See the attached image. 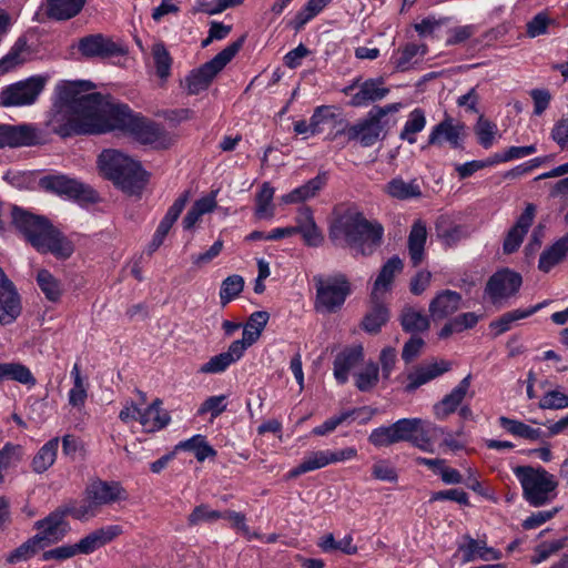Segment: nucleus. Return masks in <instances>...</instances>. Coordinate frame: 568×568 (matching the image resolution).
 Instances as JSON below:
<instances>
[{"instance_id":"1","label":"nucleus","mask_w":568,"mask_h":568,"mask_svg":"<svg viewBox=\"0 0 568 568\" xmlns=\"http://www.w3.org/2000/svg\"><path fill=\"white\" fill-rule=\"evenodd\" d=\"M11 224L40 253H51L57 258H69L73 244L44 216L32 214L18 206L11 207Z\"/></svg>"},{"instance_id":"2","label":"nucleus","mask_w":568,"mask_h":568,"mask_svg":"<svg viewBox=\"0 0 568 568\" xmlns=\"http://www.w3.org/2000/svg\"><path fill=\"white\" fill-rule=\"evenodd\" d=\"M105 125L108 132L122 131L141 144L158 149H166L171 144L169 134L161 125L134 114L126 104L114 103L105 119Z\"/></svg>"},{"instance_id":"3","label":"nucleus","mask_w":568,"mask_h":568,"mask_svg":"<svg viewBox=\"0 0 568 568\" xmlns=\"http://www.w3.org/2000/svg\"><path fill=\"white\" fill-rule=\"evenodd\" d=\"M383 237L381 224L371 223L361 213H351L339 217L331 226L329 239L344 240L363 255H369L379 245Z\"/></svg>"},{"instance_id":"4","label":"nucleus","mask_w":568,"mask_h":568,"mask_svg":"<svg viewBox=\"0 0 568 568\" xmlns=\"http://www.w3.org/2000/svg\"><path fill=\"white\" fill-rule=\"evenodd\" d=\"M47 126L61 138L108 132L105 119L90 115L54 101L49 113Z\"/></svg>"},{"instance_id":"5","label":"nucleus","mask_w":568,"mask_h":568,"mask_svg":"<svg viewBox=\"0 0 568 568\" xmlns=\"http://www.w3.org/2000/svg\"><path fill=\"white\" fill-rule=\"evenodd\" d=\"M98 163L104 178L126 193H136L145 184V172L140 163L120 151L104 150Z\"/></svg>"},{"instance_id":"6","label":"nucleus","mask_w":568,"mask_h":568,"mask_svg":"<svg viewBox=\"0 0 568 568\" xmlns=\"http://www.w3.org/2000/svg\"><path fill=\"white\" fill-rule=\"evenodd\" d=\"M91 88L89 81H60L55 85L53 101L90 115L106 119L114 103L100 93H85Z\"/></svg>"},{"instance_id":"7","label":"nucleus","mask_w":568,"mask_h":568,"mask_svg":"<svg viewBox=\"0 0 568 568\" xmlns=\"http://www.w3.org/2000/svg\"><path fill=\"white\" fill-rule=\"evenodd\" d=\"M315 286L314 308L320 314H334L341 311L352 294V284L344 273L313 276Z\"/></svg>"},{"instance_id":"8","label":"nucleus","mask_w":568,"mask_h":568,"mask_svg":"<svg viewBox=\"0 0 568 568\" xmlns=\"http://www.w3.org/2000/svg\"><path fill=\"white\" fill-rule=\"evenodd\" d=\"M514 474L523 487V494L529 505L540 507L555 497L558 486L554 475L544 468L517 466Z\"/></svg>"},{"instance_id":"9","label":"nucleus","mask_w":568,"mask_h":568,"mask_svg":"<svg viewBox=\"0 0 568 568\" xmlns=\"http://www.w3.org/2000/svg\"><path fill=\"white\" fill-rule=\"evenodd\" d=\"M243 43L244 37L225 47L213 59L205 62L200 68L192 70L184 79L187 93L195 95L206 90L216 74L221 72L241 50Z\"/></svg>"},{"instance_id":"10","label":"nucleus","mask_w":568,"mask_h":568,"mask_svg":"<svg viewBox=\"0 0 568 568\" xmlns=\"http://www.w3.org/2000/svg\"><path fill=\"white\" fill-rule=\"evenodd\" d=\"M47 78L33 75L4 87L0 91L1 108H19L33 104L44 90Z\"/></svg>"},{"instance_id":"11","label":"nucleus","mask_w":568,"mask_h":568,"mask_svg":"<svg viewBox=\"0 0 568 568\" xmlns=\"http://www.w3.org/2000/svg\"><path fill=\"white\" fill-rule=\"evenodd\" d=\"M398 442H408L426 453L434 452L429 433L444 434V429L422 418H402L394 423Z\"/></svg>"},{"instance_id":"12","label":"nucleus","mask_w":568,"mask_h":568,"mask_svg":"<svg viewBox=\"0 0 568 568\" xmlns=\"http://www.w3.org/2000/svg\"><path fill=\"white\" fill-rule=\"evenodd\" d=\"M44 191L65 196L78 202H94L97 194L92 187L63 174H49L39 180Z\"/></svg>"},{"instance_id":"13","label":"nucleus","mask_w":568,"mask_h":568,"mask_svg":"<svg viewBox=\"0 0 568 568\" xmlns=\"http://www.w3.org/2000/svg\"><path fill=\"white\" fill-rule=\"evenodd\" d=\"M523 277L510 268H501L495 272L486 283L485 295L491 304L500 305L515 296L520 290Z\"/></svg>"},{"instance_id":"14","label":"nucleus","mask_w":568,"mask_h":568,"mask_svg":"<svg viewBox=\"0 0 568 568\" xmlns=\"http://www.w3.org/2000/svg\"><path fill=\"white\" fill-rule=\"evenodd\" d=\"M20 295L14 284L0 267V326L10 325L21 314Z\"/></svg>"},{"instance_id":"15","label":"nucleus","mask_w":568,"mask_h":568,"mask_svg":"<svg viewBox=\"0 0 568 568\" xmlns=\"http://www.w3.org/2000/svg\"><path fill=\"white\" fill-rule=\"evenodd\" d=\"M79 51L87 58H111L125 54L124 47L101 33L83 37L79 41Z\"/></svg>"},{"instance_id":"16","label":"nucleus","mask_w":568,"mask_h":568,"mask_svg":"<svg viewBox=\"0 0 568 568\" xmlns=\"http://www.w3.org/2000/svg\"><path fill=\"white\" fill-rule=\"evenodd\" d=\"M383 84L382 79H367L364 82L356 79L352 84L344 88L343 92L351 94L357 88L358 91L352 95L349 105L355 108L365 106L372 102L383 100L388 94L389 89Z\"/></svg>"},{"instance_id":"17","label":"nucleus","mask_w":568,"mask_h":568,"mask_svg":"<svg viewBox=\"0 0 568 568\" xmlns=\"http://www.w3.org/2000/svg\"><path fill=\"white\" fill-rule=\"evenodd\" d=\"M84 493L85 498L92 500L97 507L128 499L126 490L119 481H105L99 478L89 483Z\"/></svg>"},{"instance_id":"18","label":"nucleus","mask_w":568,"mask_h":568,"mask_svg":"<svg viewBox=\"0 0 568 568\" xmlns=\"http://www.w3.org/2000/svg\"><path fill=\"white\" fill-rule=\"evenodd\" d=\"M465 136V125L462 122L446 115L443 121L436 124L428 136V144L443 145L447 142L453 149L462 146Z\"/></svg>"},{"instance_id":"19","label":"nucleus","mask_w":568,"mask_h":568,"mask_svg":"<svg viewBox=\"0 0 568 568\" xmlns=\"http://www.w3.org/2000/svg\"><path fill=\"white\" fill-rule=\"evenodd\" d=\"M65 511L57 509L45 518L38 520L34 527L40 530L34 537H40L43 547L60 541L68 532L69 525L64 520Z\"/></svg>"},{"instance_id":"20","label":"nucleus","mask_w":568,"mask_h":568,"mask_svg":"<svg viewBox=\"0 0 568 568\" xmlns=\"http://www.w3.org/2000/svg\"><path fill=\"white\" fill-rule=\"evenodd\" d=\"M536 207L534 204H527L524 212L517 219L514 226L507 232L506 237L503 243V251L505 254H511L516 252L521 245L525 235L530 229L534 217H535Z\"/></svg>"},{"instance_id":"21","label":"nucleus","mask_w":568,"mask_h":568,"mask_svg":"<svg viewBox=\"0 0 568 568\" xmlns=\"http://www.w3.org/2000/svg\"><path fill=\"white\" fill-rule=\"evenodd\" d=\"M471 383V375L468 374L452 392L443 397L433 407L434 415L437 419L444 420L450 414L455 413L467 396Z\"/></svg>"},{"instance_id":"22","label":"nucleus","mask_w":568,"mask_h":568,"mask_svg":"<svg viewBox=\"0 0 568 568\" xmlns=\"http://www.w3.org/2000/svg\"><path fill=\"white\" fill-rule=\"evenodd\" d=\"M122 534V527L119 525H109L93 530L85 537L81 538L79 542L74 544L78 554L89 555L101 548L102 546L111 542Z\"/></svg>"},{"instance_id":"23","label":"nucleus","mask_w":568,"mask_h":568,"mask_svg":"<svg viewBox=\"0 0 568 568\" xmlns=\"http://www.w3.org/2000/svg\"><path fill=\"white\" fill-rule=\"evenodd\" d=\"M448 371L449 363L445 361L419 365L407 375V384L405 385L404 390L406 393H413L420 386L429 383Z\"/></svg>"},{"instance_id":"24","label":"nucleus","mask_w":568,"mask_h":568,"mask_svg":"<svg viewBox=\"0 0 568 568\" xmlns=\"http://www.w3.org/2000/svg\"><path fill=\"white\" fill-rule=\"evenodd\" d=\"M383 125L368 112L367 116L356 124L351 125L346 134L349 140H357L365 146L374 145L382 136Z\"/></svg>"},{"instance_id":"25","label":"nucleus","mask_w":568,"mask_h":568,"mask_svg":"<svg viewBox=\"0 0 568 568\" xmlns=\"http://www.w3.org/2000/svg\"><path fill=\"white\" fill-rule=\"evenodd\" d=\"M37 138V130L29 124L0 125V148L33 145Z\"/></svg>"},{"instance_id":"26","label":"nucleus","mask_w":568,"mask_h":568,"mask_svg":"<svg viewBox=\"0 0 568 568\" xmlns=\"http://www.w3.org/2000/svg\"><path fill=\"white\" fill-rule=\"evenodd\" d=\"M364 348L361 344L353 345L339 352L334 359V377L343 385L348 379L349 371L363 361Z\"/></svg>"},{"instance_id":"27","label":"nucleus","mask_w":568,"mask_h":568,"mask_svg":"<svg viewBox=\"0 0 568 568\" xmlns=\"http://www.w3.org/2000/svg\"><path fill=\"white\" fill-rule=\"evenodd\" d=\"M243 345L232 342L226 352L212 356L203 364L199 372L203 374H220L225 372L232 364L236 363L244 355Z\"/></svg>"},{"instance_id":"28","label":"nucleus","mask_w":568,"mask_h":568,"mask_svg":"<svg viewBox=\"0 0 568 568\" xmlns=\"http://www.w3.org/2000/svg\"><path fill=\"white\" fill-rule=\"evenodd\" d=\"M466 542L458 546V552L462 554L464 564L481 559L485 561L498 560L501 556L499 550L488 547L483 540H477L470 536H465Z\"/></svg>"},{"instance_id":"29","label":"nucleus","mask_w":568,"mask_h":568,"mask_svg":"<svg viewBox=\"0 0 568 568\" xmlns=\"http://www.w3.org/2000/svg\"><path fill=\"white\" fill-rule=\"evenodd\" d=\"M462 303V295L455 291L445 290L438 293L429 304V313L433 320H443L456 311Z\"/></svg>"},{"instance_id":"30","label":"nucleus","mask_w":568,"mask_h":568,"mask_svg":"<svg viewBox=\"0 0 568 568\" xmlns=\"http://www.w3.org/2000/svg\"><path fill=\"white\" fill-rule=\"evenodd\" d=\"M171 417L162 409V400L155 398L148 408L140 414V424L148 433H154L169 425Z\"/></svg>"},{"instance_id":"31","label":"nucleus","mask_w":568,"mask_h":568,"mask_svg":"<svg viewBox=\"0 0 568 568\" xmlns=\"http://www.w3.org/2000/svg\"><path fill=\"white\" fill-rule=\"evenodd\" d=\"M403 270V262L399 257L389 258L382 267L377 278L375 280L372 297L376 301L379 295H384L389 291L393 280L397 273Z\"/></svg>"},{"instance_id":"32","label":"nucleus","mask_w":568,"mask_h":568,"mask_svg":"<svg viewBox=\"0 0 568 568\" xmlns=\"http://www.w3.org/2000/svg\"><path fill=\"white\" fill-rule=\"evenodd\" d=\"M385 192L393 199L409 201L422 197V189L416 179L405 181L403 178H394L385 185Z\"/></svg>"},{"instance_id":"33","label":"nucleus","mask_w":568,"mask_h":568,"mask_svg":"<svg viewBox=\"0 0 568 568\" xmlns=\"http://www.w3.org/2000/svg\"><path fill=\"white\" fill-rule=\"evenodd\" d=\"M268 318L270 315L265 311H257L251 314L248 321L244 325L242 339H236L234 342L242 344L243 351L245 352L260 338Z\"/></svg>"},{"instance_id":"34","label":"nucleus","mask_w":568,"mask_h":568,"mask_svg":"<svg viewBox=\"0 0 568 568\" xmlns=\"http://www.w3.org/2000/svg\"><path fill=\"white\" fill-rule=\"evenodd\" d=\"M568 255V235L556 241L551 246L542 251L538 262V268L548 273L552 267L561 263Z\"/></svg>"},{"instance_id":"35","label":"nucleus","mask_w":568,"mask_h":568,"mask_svg":"<svg viewBox=\"0 0 568 568\" xmlns=\"http://www.w3.org/2000/svg\"><path fill=\"white\" fill-rule=\"evenodd\" d=\"M355 414H364L365 416L363 417L362 423H367L376 414V409L371 407H362L358 409L343 412L337 416L326 419L322 425L313 428L312 433L316 436H325L334 432L337 426L346 422Z\"/></svg>"},{"instance_id":"36","label":"nucleus","mask_w":568,"mask_h":568,"mask_svg":"<svg viewBox=\"0 0 568 568\" xmlns=\"http://www.w3.org/2000/svg\"><path fill=\"white\" fill-rule=\"evenodd\" d=\"M427 240V230L425 223L416 221L408 235V253L414 266L422 263L424 250Z\"/></svg>"},{"instance_id":"37","label":"nucleus","mask_w":568,"mask_h":568,"mask_svg":"<svg viewBox=\"0 0 568 568\" xmlns=\"http://www.w3.org/2000/svg\"><path fill=\"white\" fill-rule=\"evenodd\" d=\"M383 296L376 301L371 296L372 307L362 322L364 331L371 334L378 333L389 318L388 310L382 302Z\"/></svg>"},{"instance_id":"38","label":"nucleus","mask_w":568,"mask_h":568,"mask_svg":"<svg viewBox=\"0 0 568 568\" xmlns=\"http://www.w3.org/2000/svg\"><path fill=\"white\" fill-rule=\"evenodd\" d=\"M427 52L425 44L407 43L403 49L397 50L392 55V63L398 71L408 70L414 63L417 62V58H423Z\"/></svg>"},{"instance_id":"39","label":"nucleus","mask_w":568,"mask_h":568,"mask_svg":"<svg viewBox=\"0 0 568 568\" xmlns=\"http://www.w3.org/2000/svg\"><path fill=\"white\" fill-rule=\"evenodd\" d=\"M325 185V178L317 175L311 179L300 187L294 189L290 193L282 196V201L286 204L301 203L314 197Z\"/></svg>"},{"instance_id":"40","label":"nucleus","mask_w":568,"mask_h":568,"mask_svg":"<svg viewBox=\"0 0 568 568\" xmlns=\"http://www.w3.org/2000/svg\"><path fill=\"white\" fill-rule=\"evenodd\" d=\"M59 448V438L48 440L34 455L31 467L37 474L47 471L55 462Z\"/></svg>"},{"instance_id":"41","label":"nucleus","mask_w":568,"mask_h":568,"mask_svg":"<svg viewBox=\"0 0 568 568\" xmlns=\"http://www.w3.org/2000/svg\"><path fill=\"white\" fill-rule=\"evenodd\" d=\"M85 0H48V16L57 20L75 17L84 7Z\"/></svg>"},{"instance_id":"42","label":"nucleus","mask_w":568,"mask_h":568,"mask_svg":"<svg viewBox=\"0 0 568 568\" xmlns=\"http://www.w3.org/2000/svg\"><path fill=\"white\" fill-rule=\"evenodd\" d=\"M500 426L514 436L529 439L540 440L545 437V434L539 428H534L523 422L500 416L498 419Z\"/></svg>"},{"instance_id":"43","label":"nucleus","mask_w":568,"mask_h":568,"mask_svg":"<svg viewBox=\"0 0 568 568\" xmlns=\"http://www.w3.org/2000/svg\"><path fill=\"white\" fill-rule=\"evenodd\" d=\"M1 382L4 379L14 381L32 387L36 385L37 379L34 378L31 371L20 363H2L1 364Z\"/></svg>"},{"instance_id":"44","label":"nucleus","mask_w":568,"mask_h":568,"mask_svg":"<svg viewBox=\"0 0 568 568\" xmlns=\"http://www.w3.org/2000/svg\"><path fill=\"white\" fill-rule=\"evenodd\" d=\"M539 311V306H531L527 310H514L503 314L499 318L493 321L489 327L495 331L496 335L504 334L509 331L513 324L519 320L527 318Z\"/></svg>"},{"instance_id":"45","label":"nucleus","mask_w":568,"mask_h":568,"mask_svg":"<svg viewBox=\"0 0 568 568\" xmlns=\"http://www.w3.org/2000/svg\"><path fill=\"white\" fill-rule=\"evenodd\" d=\"M327 465H329L327 450L311 452L303 458L298 466L290 470L288 475L294 478Z\"/></svg>"},{"instance_id":"46","label":"nucleus","mask_w":568,"mask_h":568,"mask_svg":"<svg viewBox=\"0 0 568 568\" xmlns=\"http://www.w3.org/2000/svg\"><path fill=\"white\" fill-rule=\"evenodd\" d=\"M425 125V112L422 109L416 108L409 113L408 119L399 134V138L404 141H407L409 144H414L417 140L416 134L423 131Z\"/></svg>"},{"instance_id":"47","label":"nucleus","mask_w":568,"mask_h":568,"mask_svg":"<svg viewBox=\"0 0 568 568\" xmlns=\"http://www.w3.org/2000/svg\"><path fill=\"white\" fill-rule=\"evenodd\" d=\"M23 458V448L20 445L7 443L0 450V484L4 480L6 473Z\"/></svg>"},{"instance_id":"48","label":"nucleus","mask_w":568,"mask_h":568,"mask_svg":"<svg viewBox=\"0 0 568 568\" xmlns=\"http://www.w3.org/2000/svg\"><path fill=\"white\" fill-rule=\"evenodd\" d=\"M400 322L403 329L410 333L424 332L429 327L428 317L413 307H405L403 310Z\"/></svg>"},{"instance_id":"49","label":"nucleus","mask_w":568,"mask_h":568,"mask_svg":"<svg viewBox=\"0 0 568 568\" xmlns=\"http://www.w3.org/2000/svg\"><path fill=\"white\" fill-rule=\"evenodd\" d=\"M355 386L361 392L372 390L379 381V367L374 362L366 363L365 367L355 374Z\"/></svg>"},{"instance_id":"50","label":"nucleus","mask_w":568,"mask_h":568,"mask_svg":"<svg viewBox=\"0 0 568 568\" xmlns=\"http://www.w3.org/2000/svg\"><path fill=\"white\" fill-rule=\"evenodd\" d=\"M152 58L155 65L156 75L166 80L171 74L172 58L162 42L152 45Z\"/></svg>"},{"instance_id":"51","label":"nucleus","mask_w":568,"mask_h":568,"mask_svg":"<svg viewBox=\"0 0 568 568\" xmlns=\"http://www.w3.org/2000/svg\"><path fill=\"white\" fill-rule=\"evenodd\" d=\"M176 449L191 450L194 453L199 462L205 460L207 457L215 456L216 452L204 440L201 435H195L190 439L181 442Z\"/></svg>"},{"instance_id":"52","label":"nucleus","mask_w":568,"mask_h":568,"mask_svg":"<svg viewBox=\"0 0 568 568\" xmlns=\"http://www.w3.org/2000/svg\"><path fill=\"white\" fill-rule=\"evenodd\" d=\"M244 288V278L241 275L233 274L222 281L220 288V302L222 306L240 295Z\"/></svg>"},{"instance_id":"53","label":"nucleus","mask_w":568,"mask_h":568,"mask_svg":"<svg viewBox=\"0 0 568 568\" xmlns=\"http://www.w3.org/2000/svg\"><path fill=\"white\" fill-rule=\"evenodd\" d=\"M42 548L43 545L40 544V537L33 536L32 538H29L27 541L21 544L13 551H11L7 557V561L9 564L26 561L33 557Z\"/></svg>"},{"instance_id":"54","label":"nucleus","mask_w":568,"mask_h":568,"mask_svg":"<svg viewBox=\"0 0 568 568\" xmlns=\"http://www.w3.org/2000/svg\"><path fill=\"white\" fill-rule=\"evenodd\" d=\"M37 282L43 294L49 301L55 302L60 298L61 286L54 276L47 270H40L37 275Z\"/></svg>"},{"instance_id":"55","label":"nucleus","mask_w":568,"mask_h":568,"mask_svg":"<svg viewBox=\"0 0 568 568\" xmlns=\"http://www.w3.org/2000/svg\"><path fill=\"white\" fill-rule=\"evenodd\" d=\"M474 131L478 138L479 144L485 149H489L494 144L498 129L495 123L480 115Z\"/></svg>"},{"instance_id":"56","label":"nucleus","mask_w":568,"mask_h":568,"mask_svg":"<svg viewBox=\"0 0 568 568\" xmlns=\"http://www.w3.org/2000/svg\"><path fill=\"white\" fill-rule=\"evenodd\" d=\"M368 442L375 447H388L399 443L394 423L373 429L368 436Z\"/></svg>"},{"instance_id":"57","label":"nucleus","mask_w":568,"mask_h":568,"mask_svg":"<svg viewBox=\"0 0 568 568\" xmlns=\"http://www.w3.org/2000/svg\"><path fill=\"white\" fill-rule=\"evenodd\" d=\"M274 196V189L270 183H263L258 194L256 195V210L255 214L258 217L273 216L272 200Z\"/></svg>"},{"instance_id":"58","label":"nucleus","mask_w":568,"mask_h":568,"mask_svg":"<svg viewBox=\"0 0 568 568\" xmlns=\"http://www.w3.org/2000/svg\"><path fill=\"white\" fill-rule=\"evenodd\" d=\"M331 0H308L295 18V29L301 30L310 20L317 16Z\"/></svg>"},{"instance_id":"59","label":"nucleus","mask_w":568,"mask_h":568,"mask_svg":"<svg viewBox=\"0 0 568 568\" xmlns=\"http://www.w3.org/2000/svg\"><path fill=\"white\" fill-rule=\"evenodd\" d=\"M24 41L18 40L16 42L11 50L0 60V74L7 73L23 62L21 53L24 51Z\"/></svg>"},{"instance_id":"60","label":"nucleus","mask_w":568,"mask_h":568,"mask_svg":"<svg viewBox=\"0 0 568 568\" xmlns=\"http://www.w3.org/2000/svg\"><path fill=\"white\" fill-rule=\"evenodd\" d=\"M97 506L92 503V500H85L80 504L73 503L67 506L63 511H65V516L70 515L74 519L85 520L92 518L97 515Z\"/></svg>"},{"instance_id":"61","label":"nucleus","mask_w":568,"mask_h":568,"mask_svg":"<svg viewBox=\"0 0 568 568\" xmlns=\"http://www.w3.org/2000/svg\"><path fill=\"white\" fill-rule=\"evenodd\" d=\"M222 513L210 509L206 505H200L190 514L187 521L191 526H196L201 523H212L222 518Z\"/></svg>"},{"instance_id":"62","label":"nucleus","mask_w":568,"mask_h":568,"mask_svg":"<svg viewBox=\"0 0 568 568\" xmlns=\"http://www.w3.org/2000/svg\"><path fill=\"white\" fill-rule=\"evenodd\" d=\"M225 400V395L211 396L202 403L201 407L197 410V414L204 415L206 413H210L212 418H215L226 410L227 405Z\"/></svg>"},{"instance_id":"63","label":"nucleus","mask_w":568,"mask_h":568,"mask_svg":"<svg viewBox=\"0 0 568 568\" xmlns=\"http://www.w3.org/2000/svg\"><path fill=\"white\" fill-rule=\"evenodd\" d=\"M541 409H561L568 407V396L559 390L547 392L538 404Z\"/></svg>"},{"instance_id":"64","label":"nucleus","mask_w":568,"mask_h":568,"mask_svg":"<svg viewBox=\"0 0 568 568\" xmlns=\"http://www.w3.org/2000/svg\"><path fill=\"white\" fill-rule=\"evenodd\" d=\"M295 234H301L305 244L308 246L317 247L323 243V234L317 227L316 223L312 225L294 226Z\"/></svg>"}]
</instances>
